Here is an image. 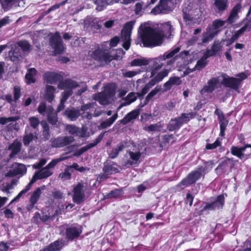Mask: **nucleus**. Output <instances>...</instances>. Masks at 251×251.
<instances>
[{"label":"nucleus","mask_w":251,"mask_h":251,"mask_svg":"<svg viewBox=\"0 0 251 251\" xmlns=\"http://www.w3.org/2000/svg\"><path fill=\"white\" fill-rule=\"evenodd\" d=\"M180 49L179 47H176L171 50L165 52L163 55L155 58L153 62V69L150 73V77H154V78H164L168 76L170 70L164 69L160 70V69L166 64L167 66H171L175 61L174 58L169 60L167 59L173 58L176 54L177 53Z\"/></svg>","instance_id":"1"},{"label":"nucleus","mask_w":251,"mask_h":251,"mask_svg":"<svg viewBox=\"0 0 251 251\" xmlns=\"http://www.w3.org/2000/svg\"><path fill=\"white\" fill-rule=\"evenodd\" d=\"M204 164H207L208 166L205 167L202 166H199L196 170L189 173L185 177L176 185V190L178 192H180L188 186L195 184L201 176L204 177L205 174L213 168L214 162L213 160L204 161Z\"/></svg>","instance_id":"2"},{"label":"nucleus","mask_w":251,"mask_h":251,"mask_svg":"<svg viewBox=\"0 0 251 251\" xmlns=\"http://www.w3.org/2000/svg\"><path fill=\"white\" fill-rule=\"evenodd\" d=\"M140 35L144 46L146 47H154L160 46L163 42L164 32L159 30L153 29L145 25L140 27Z\"/></svg>","instance_id":"3"},{"label":"nucleus","mask_w":251,"mask_h":251,"mask_svg":"<svg viewBox=\"0 0 251 251\" xmlns=\"http://www.w3.org/2000/svg\"><path fill=\"white\" fill-rule=\"evenodd\" d=\"M204 9L195 2L190 3L183 8V22L186 25H195L200 23Z\"/></svg>","instance_id":"4"},{"label":"nucleus","mask_w":251,"mask_h":251,"mask_svg":"<svg viewBox=\"0 0 251 251\" xmlns=\"http://www.w3.org/2000/svg\"><path fill=\"white\" fill-rule=\"evenodd\" d=\"M238 139L243 146H231L230 149V152L232 155L244 162L251 158V144L246 143L245 138L242 133L238 135Z\"/></svg>","instance_id":"5"},{"label":"nucleus","mask_w":251,"mask_h":251,"mask_svg":"<svg viewBox=\"0 0 251 251\" xmlns=\"http://www.w3.org/2000/svg\"><path fill=\"white\" fill-rule=\"evenodd\" d=\"M114 50L109 49L108 50L101 51L97 50L94 51L92 56L96 60L99 61L102 64H107L114 59H116L117 56L112 53Z\"/></svg>","instance_id":"6"},{"label":"nucleus","mask_w":251,"mask_h":251,"mask_svg":"<svg viewBox=\"0 0 251 251\" xmlns=\"http://www.w3.org/2000/svg\"><path fill=\"white\" fill-rule=\"evenodd\" d=\"M134 22L127 23L124 26L121 32V39L123 42V47L126 50H128L130 46V35Z\"/></svg>","instance_id":"7"},{"label":"nucleus","mask_w":251,"mask_h":251,"mask_svg":"<svg viewBox=\"0 0 251 251\" xmlns=\"http://www.w3.org/2000/svg\"><path fill=\"white\" fill-rule=\"evenodd\" d=\"M126 157L128 156V158L125 161L124 166L127 168L133 166H137L141 157L142 153L139 151L133 152L128 150L126 151Z\"/></svg>","instance_id":"8"},{"label":"nucleus","mask_w":251,"mask_h":251,"mask_svg":"<svg viewBox=\"0 0 251 251\" xmlns=\"http://www.w3.org/2000/svg\"><path fill=\"white\" fill-rule=\"evenodd\" d=\"M73 201L77 204H81L85 200L84 185L82 183L78 182L73 189Z\"/></svg>","instance_id":"9"},{"label":"nucleus","mask_w":251,"mask_h":251,"mask_svg":"<svg viewBox=\"0 0 251 251\" xmlns=\"http://www.w3.org/2000/svg\"><path fill=\"white\" fill-rule=\"evenodd\" d=\"M50 44L54 50L55 54L61 53L64 50L62 41L58 33L52 35L50 39Z\"/></svg>","instance_id":"10"},{"label":"nucleus","mask_w":251,"mask_h":251,"mask_svg":"<svg viewBox=\"0 0 251 251\" xmlns=\"http://www.w3.org/2000/svg\"><path fill=\"white\" fill-rule=\"evenodd\" d=\"M82 230L81 226L76 227L71 226L67 227L65 229V235L66 238L71 241L78 238L82 233Z\"/></svg>","instance_id":"11"},{"label":"nucleus","mask_w":251,"mask_h":251,"mask_svg":"<svg viewBox=\"0 0 251 251\" xmlns=\"http://www.w3.org/2000/svg\"><path fill=\"white\" fill-rule=\"evenodd\" d=\"M42 194V191L40 188L38 187L36 188L31 194L29 200V204L27 205L26 208L28 212L32 210L35 207L36 209H38L37 206L35 205L37 203L40 199Z\"/></svg>","instance_id":"12"},{"label":"nucleus","mask_w":251,"mask_h":251,"mask_svg":"<svg viewBox=\"0 0 251 251\" xmlns=\"http://www.w3.org/2000/svg\"><path fill=\"white\" fill-rule=\"evenodd\" d=\"M2 9L7 11L18 7H24L21 0H0Z\"/></svg>","instance_id":"13"},{"label":"nucleus","mask_w":251,"mask_h":251,"mask_svg":"<svg viewBox=\"0 0 251 251\" xmlns=\"http://www.w3.org/2000/svg\"><path fill=\"white\" fill-rule=\"evenodd\" d=\"M66 129L73 136L84 138L86 136V129L84 128H80L73 125H68L66 126Z\"/></svg>","instance_id":"14"},{"label":"nucleus","mask_w":251,"mask_h":251,"mask_svg":"<svg viewBox=\"0 0 251 251\" xmlns=\"http://www.w3.org/2000/svg\"><path fill=\"white\" fill-rule=\"evenodd\" d=\"M171 11V8L169 6L168 0H160L159 3L151 11V13L154 15L161 13H166Z\"/></svg>","instance_id":"15"},{"label":"nucleus","mask_w":251,"mask_h":251,"mask_svg":"<svg viewBox=\"0 0 251 251\" xmlns=\"http://www.w3.org/2000/svg\"><path fill=\"white\" fill-rule=\"evenodd\" d=\"M219 79H209L206 85L201 90L200 93L203 95L205 93H212L216 89L219 87Z\"/></svg>","instance_id":"16"},{"label":"nucleus","mask_w":251,"mask_h":251,"mask_svg":"<svg viewBox=\"0 0 251 251\" xmlns=\"http://www.w3.org/2000/svg\"><path fill=\"white\" fill-rule=\"evenodd\" d=\"M140 113L139 108L135 109L128 113L124 118L120 121V123L123 125H126L130 122L132 120L137 119Z\"/></svg>","instance_id":"17"},{"label":"nucleus","mask_w":251,"mask_h":251,"mask_svg":"<svg viewBox=\"0 0 251 251\" xmlns=\"http://www.w3.org/2000/svg\"><path fill=\"white\" fill-rule=\"evenodd\" d=\"M244 79H223L222 82L226 87H228L239 92L242 80Z\"/></svg>","instance_id":"18"},{"label":"nucleus","mask_w":251,"mask_h":251,"mask_svg":"<svg viewBox=\"0 0 251 251\" xmlns=\"http://www.w3.org/2000/svg\"><path fill=\"white\" fill-rule=\"evenodd\" d=\"M63 116L71 121H75L79 117L80 112L74 107H68L64 110Z\"/></svg>","instance_id":"19"},{"label":"nucleus","mask_w":251,"mask_h":251,"mask_svg":"<svg viewBox=\"0 0 251 251\" xmlns=\"http://www.w3.org/2000/svg\"><path fill=\"white\" fill-rule=\"evenodd\" d=\"M47 117L48 121L52 126L56 125L58 122V113L54 111L52 106L48 107L47 109Z\"/></svg>","instance_id":"20"},{"label":"nucleus","mask_w":251,"mask_h":251,"mask_svg":"<svg viewBox=\"0 0 251 251\" xmlns=\"http://www.w3.org/2000/svg\"><path fill=\"white\" fill-rule=\"evenodd\" d=\"M162 90V86L161 85H157L153 90H152L146 96L145 100L142 102L141 101V102L139 103V104L138 106V108H139L140 110L141 108L143 107L146 105H147L149 101L151 100V99L154 97L155 95L157 94L158 92H160Z\"/></svg>","instance_id":"21"},{"label":"nucleus","mask_w":251,"mask_h":251,"mask_svg":"<svg viewBox=\"0 0 251 251\" xmlns=\"http://www.w3.org/2000/svg\"><path fill=\"white\" fill-rule=\"evenodd\" d=\"M22 148V143L17 139H15L13 142L11 144L8 148V150H11V152L9 155L10 158H13L21 151Z\"/></svg>","instance_id":"22"},{"label":"nucleus","mask_w":251,"mask_h":251,"mask_svg":"<svg viewBox=\"0 0 251 251\" xmlns=\"http://www.w3.org/2000/svg\"><path fill=\"white\" fill-rule=\"evenodd\" d=\"M63 247V243L60 240H57L46 246L40 251H60Z\"/></svg>","instance_id":"23"},{"label":"nucleus","mask_w":251,"mask_h":251,"mask_svg":"<svg viewBox=\"0 0 251 251\" xmlns=\"http://www.w3.org/2000/svg\"><path fill=\"white\" fill-rule=\"evenodd\" d=\"M226 23V21H223L221 19H217L214 21L212 25L208 27L217 35L222 30L223 26Z\"/></svg>","instance_id":"24"},{"label":"nucleus","mask_w":251,"mask_h":251,"mask_svg":"<svg viewBox=\"0 0 251 251\" xmlns=\"http://www.w3.org/2000/svg\"><path fill=\"white\" fill-rule=\"evenodd\" d=\"M115 164V163L114 162L108 161V160L104 162L102 169L103 172L109 175L118 173V169L113 166Z\"/></svg>","instance_id":"25"},{"label":"nucleus","mask_w":251,"mask_h":251,"mask_svg":"<svg viewBox=\"0 0 251 251\" xmlns=\"http://www.w3.org/2000/svg\"><path fill=\"white\" fill-rule=\"evenodd\" d=\"M122 102L118 107V110H120L124 106L128 105L136 100V94L135 92H130L123 99Z\"/></svg>","instance_id":"26"},{"label":"nucleus","mask_w":251,"mask_h":251,"mask_svg":"<svg viewBox=\"0 0 251 251\" xmlns=\"http://www.w3.org/2000/svg\"><path fill=\"white\" fill-rule=\"evenodd\" d=\"M55 88L51 85H47L44 95L45 99L50 103H51L54 99Z\"/></svg>","instance_id":"27"},{"label":"nucleus","mask_w":251,"mask_h":251,"mask_svg":"<svg viewBox=\"0 0 251 251\" xmlns=\"http://www.w3.org/2000/svg\"><path fill=\"white\" fill-rule=\"evenodd\" d=\"M9 56L12 61L17 63L22 58L19 49H17L16 46H13L12 50L9 52Z\"/></svg>","instance_id":"28"},{"label":"nucleus","mask_w":251,"mask_h":251,"mask_svg":"<svg viewBox=\"0 0 251 251\" xmlns=\"http://www.w3.org/2000/svg\"><path fill=\"white\" fill-rule=\"evenodd\" d=\"M251 27V23L248 22L246 23L240 29L236 31L234 34L230 38V41L233 42L236 40L241 35H242L244 32L247 30H250Z\"/></svg>","instance_id":"29"},{"label":"nucleus","mask_w":251,"mask_h":251,"mask_svg":"<svg viewBox=\"0 0 251 251\" xmlns=\"http://www.w3.org/2000/svg\"><path fill=\"white\" fill-rule=\"evenodd\" d=\"M215 9L219 12L223 11L228 8L227 0H214Z\"/></svg>","instance_id":"30"},{"label":"nucleus","mask_w":251,"mask_h":251,"mask_svg":"<svg viewBox=\"0 0 251 251\" xmlns=\"http://www.w3.org/2000/svg\"><path fill=\"white\" fill-rule=\"evenodd\" d=\"M118 118V114L115 113L112 117L104 121L101 122L98 126L99 129H103L111 126Z\"/></svg>","instance_id":"31"},{"label":"nucleus","mask_w":251,"mask_h":251,"mask_svg":"<svg viewBox=\"0 0 251 251\" xmlns=\"http://www.w3.org/2000/svg\"><path fill=\"white\" fill-rule=\"evenodd\" d=\"M94 3L97 4L96 9L98 11H101L106 7L108 5L114 3V0H93Z\"/></svg>","instance_id":"32"},{"label":"nucleus","mask_w":251,"mask_h":251,"mask_svg":"<svg viewBox=\"0 0 251 251\" xmlns=\"http://www.w3.org/2000/svg\"><path fill=\"white\" fill-rule=\"evenodd\" d=\"M125 148V146L123 142H121L118 144L116 148H113L111 151L109 152V157L111 159L116 158L119 153V152L122 151Z\"/></svg>","instance_id":"33"},{"label":"nucleus","mask_w":251,"mask_h":251,"mask_svg":"<svg viewBox=\"0 0 251 251\" xmlns=\"http://www.w3.org/2000/svg\"><path fill=\"white\" fill-rule=\"evenodd\" d=\"M181 79H169L163 85V89L160 92L164 93L170 90L174 85H179L181 83Z\"/></svg>","instance_id":"34"},{"label":"nucleus","mask_w":251,"mask_h":251,"mask_svg":"<svg viewBox=\"0 0 251 251\" xmlns=\"http://www.w3.org/2000/svg\"><path fill=\"white\" fill-rule=\"evenodd\" d=\"M123 194V188L115 189L113 190H111L109 193L104 196V198L107 199H119L122 196Z\"/></svg>","instance_id":"35"},{"label":"nucleus","mask_w":251,"mask_h":251,"mask_svg":"<svg viewBox=\"0 0 251 251\" xmlns=\"http://www.w3.org/2000/svg\"><path fill=\"white\" fill-rule=\"evenodd\" d=\"M225 201L224 194H221L218 196L215 200L211 202L216 210L223 208L225 205Z\"/></svg>","instance_id":"36"},{"label":"nucleus","mask_w":251,"mask_h":251,"mask_svg":"<svg viewBox=\"0 0 251 251\" xmlns=\"http://www.w3.org/2000/svg\"><path fill=\"white\" fill-rule=\"evenodd\" d=\"M67 153H65L66 154ZM65 154H62L59 158L52 159L45 167V170H49L53 168L56 164L62 161L69 158V156H65Z\"/></svg>","instance_id":"37"},{"label":"nucleus","mask_w":251,"mask_h":251,"mask_svg":"<svg viewBox=\"0 0 251 251\" xmlns=\"http://www.w3.org/2000/svg\"><path fill=\"white\" fill-rule=\"evenodd\" d=\"M94 99L101 105L108 104V97L104 93H99L95 94L94 96Z\"/></svg>","instance_id":"38"},{"label":"nucleus","mask_w":251,"mask_h":251,"mask_svg":"<svg viewBox=\"0 0 251 251\" xmlns=\"http://www.w3.org/2000/svg\"><path fill=\"white\" fill-rule=\"evenodd\" d=\"M150 62V60L145 58L140 57L134 59L130 62L131 66H141L147 65Z\"/></svg>","instance_id":"39"},{"label":"nucleus","mask_w":251,"mask_h":251,"mask_svg":"<svg viewBox=\"0 0 251 251\" xmlns=\"http://www.w3.org/2000/svg\"><path fill=\"white\" fill-rule=\"evenodd\" d=\"M216 35L208 27L206 28L205 32L203 33L202 43H206L211 41Z\"/></svg>","instance_id":"40"},{"label":"nucleus","mask_w":251,"mask_h":251,"mask_svg":"<svg viewBox=\"0 0 251 251\" xmlns=\"http://www.w3.org/2000/svg\"><path fill=\"white\" fill-rule=\"evenodd\" d=\"M66 75L63 72L54 73L52 72H48L45 73L44 75V78H63Z\"/></svg>","instance_id":"41"},{"label":"nucleus","mask_w":251,"mask_h":251,"mask_svg":"<svg viewBox=\"0 0 251 251\" xmlns=\"http://www.w3.org/2000/svg\"><path fill=\"white\" fill-rule=\"evenodd\" d=\"M180 127L175 118L171 119L167 126V129L169 131L177 130Z\"/></svg>","instance_id":"42"},{"label":"nucleus","mask_w":251,"mask_h":251,"mask_svg":"<svg viewBox=\"0 0 251 251\" xmlns=\"http://www.w3.org/2000/svg\"><path fill=\"white\" fill-rule=\"evenodd\" d=\"M16 46L17 49L20 48L23 51H27L30 50V45L29 43L26 41H21L18 42L17 43L14 45Z\"/></svg>","instance_id":"43"},{"label":"nucleus","mask_w":251,"mask_h":251,"mask_svg":"<svg viewBox=\"0 0 251 251\" xmlns=\"http://www.w3.org/2000/svg\"><path fill=\"white\" fill-rule=\"evenodd\" d=\"M104 132L101 133L95 140L93 143H90L86 145L87 150L96 146L102 139Z\"/></svg>","instance_id":"44"},{"label":"nucleus","mask_w":251,"mask_h":251,"mask_svg":"<svg viewBox=\"0 0 251 251\" xmlns=\"http://www.w3.org/2000/svg\"><path fill=\"white\" fill-rule=\"evenodd\" d=\"M233 160V158H228L226 157L224 160H223L221 163L219 164L218 166L216 168V170H221L222 171H226L228 168V162L229 161H232Z\"/></svg>","instance_id":"45"},{"label":"nucleus","mask_w":251,"mask_h":251,"mask_svg":"<svg viewBox=\"0 0 251 251\" xmlns=\"http://www.w3.org/2000/svg\"><path fill=\"white\" fill-rule=\"evenodd\" d=\"M186 115V113H182L180 116L175 118L180 127H181L184 123H187L189 122V120L187 118Z\"/></svg>","instance_id":"46"},{"label":"nucleus","mask_w":251,"mask_h":251,"mask_svg":"<svg viewBox=\"0 0 251 251\" xmlns=\"http://www.w3.org/2000/svg\"><path fill=\"white\" fill-rule=\"evenodd\" d=\"M73 170H71L68 166L65 169L64 171L60 174L59 176L61 178L65 179H70L71 178L72 173Z\"/></svg>","instance_id":"47"},{"label":"nucleus","mask_w":251,"mask_h":251,"mask_svg":"<svg viewBox=\"0 0 251 251\" xmlns=\"http://www.w3.org/2000/svg\"><path fill=\"white\" fill-rule=\"evenodd\" d=\"M37 173L39 176V178H41V179L46 178L51 176L53 174L51 171H50L49 170H45V168Z\"/></svg>","instance_id":"48"},{"label":"nucleus","mask_w":251,"mask_h":251,"mask_svg":"<svg viewBox=\"0 0 251 251\" xmlns=\"http://www.w3.org/2000/svg\"><path fill=\"white\" fill-rule=\"evenodd\" d=\"M174 139V136L172 134L165 135L162 137V143L165 145L169 143L173 144L175 142Z\"/></svg>","instance_id":"49"},{"label":"nucleus","mask_w":251,"mask_h":251,"mask_svg":"<svg viewBox=\"0 0 251 251\" xmlns=\"http://www.w3.org/2000/svg\"><path fill=\"white\" fill-rule=\"evenodd\" d=\"M222 146V143L219 140V139H217L215 141L212 143H207L205 146V149L208 150H211L216 149L218 147Z\"/></svg>","instance_id":"50"},{"label":"nucleus","mask_w":251,"mask_h":251,"mask_svg":"<svg viewBox=\"0 0 251 251\" xmlns=\"http://www.w3.org/2000/svg\"><path fill=\"white\" fill-rule=\"evenodd\" d=\"M239 19V16H237L234 13L230 11L229 16L226 20L228 24H232L235 23Z\"/></svg>","instance_id":"51"},{"label":"nucleus","mask_w":251,"mask_h":251,"mask_svg":"<svg viewBox=\"0 0 251 251\" xmlns=\"http://www.w3.org/2000/svg\"><path fill=\"white\" fill-rule=\"evenodd\" d=\"M222 43L219 41H215L211 47V50L215 55L218 52L222 50Z\"/></svg>","instance_id":"52"},{"label":"nucleus","mask_w":251,"mask_h":251,"mask_svg":"<svg viewBox=\"0 0 251 251\" xmlns=\"http://www.w3.org/2000/svg\"><path fill=\"white\" fill-rule=\"evenodd\" d=\"M33 139V135L32 133L27 134L24 136L23 143L25 146L28 147L30 143Z\"/></svg>","instance_id":"53"},{"label":"nucleus","mask_w":251,"mask_h":251,"mask_svg":"<svg viewBox=\"0 0 251 251\" xmlns=\"http://www.w3.org/2000/svg\"><path fill=\"white\" fill-rule=\"evenodd\" d=\"M52 146L54 148L63 147L64 145L62 140L61 137H58L55 139L52 142Z\"/></svg>","instance_id":"54"},{"label":"nucleus","mask_w":251,"mask_h":251,"mask_svg":"<svg viewBox=\"0 0 251 251\" xmlns=\"http://www.w3.org/2000/svg\"><path fill=\"white\" fill-rule=\"evenodd\" d=\"M141 72L140 70L126 71L123 73V76L126 77H132L140 74Z\"/></svg>","instance_id":"55"},{"label":"nucleus","mask_w":251,"mask_h":251,"mask_svg":"<svg viewBox=\"0 0 251 251\" xmlns=\"http://www.w3.org/2000/svg\"><path fill=\"white\" fill-rule=\"evenodd\" d=\"M207 64L206 60L203 57H201L195 66V68L198 70H201L204 68Z\"/></svg>","instance_id":"56"},{"label":"nucleus","mask_w":251,"mask_h":251,"mask_svg":"<svg viewBox=\"0 0 251 251\" xmlns=\"http://www.w3.org/2000/svg\"><path fill=\"white\" fill-rule=\"evenodd\" d=\"M73 94V91L72 89H69L64 91L62 94V98L61 100L66 101Z\"/></svg>","instance_id":"57"},{"label":"nucleus","mask_w":251,"mask_h":251,"mask_svg":"<svg viewBox=\"0 0 251 251\" xmlns=\"http://www.w3.org/2000/svg\"><path fill=\"white\" fill-rule=\"evenodd\" d=\"M14 99L15 101H17L21 96V88L19 86H14L13 90Z\"/></svg>","instance_id":"58"},{"label":"nucleus","mask_w":251,"mask_h":251,"mask_svg":"<svg viewBox=\"0 0 251 251\" xmlns=\"http://www.w3.org/2000/svg\"><path fill=\"white\" fill-rule=\"evenodd\" d=\"M242 6L241 3H238L234 5L231 9V11L234 13L236 15L239 16V13L241 12Z\"/></svg>","instance_id":"59"},{"label":"nucleus","mask_w":251,"mask_h":251,"mask_svg":"<svg viewBox=\"0 0 251 251\" xmlns=\"http://www.w3.org/2000/svg\"><path fill=\"white\" fill-rule=\"evenodd\" d=\"M47 108L46 104L45 102H41L38 107V112L43 115H45V113H47Z\"/></svg>","instance_id":"60"},{"label":"nucleus","mask_w":251,"mask_h":251,"mask_svg":"<svg viewBox=\"0 0 251 251\" xmlns=\"http://www.w3.org/2000/svg\"><path fill=\"white\" fill-rule=\"evenodd\" d=\"M36 73L37 71L35 68H30L27 70L25 78H32L36 75Z\"/></svg>","instance_id":"61"},{"label":"nucleus","mask_w":251,"mask_h":251,"mask_svg":"<svg viewBox=\"0 0 251 251\" xmlns=\"http://www.w3.org/2000/svg\"><path fill=\"white\" fill-rule=\"evenodd\" d=\"M194 197L190 193H187L186 194V198L184 199V202L185 203H189L190 206H191L193 204Z\"/></svg>","instance_id":"62"},{"label":"nucleus","mask_w":251,"mask_h":251,"mask_svg":"<svg viewBox=\"0 0 251 251\" xmlns=\"http://www.w3.org/2000/svg\"><path fill=\"white\" fill-rule=\"evenodd\" d=\"M61 138L64 147L70 144L74 141L73 137L71 136H66L64 137H61Z\"/></svg>","instance_id":"63"},{"label":"nucleus","mask_w":251,"mask_h":251,"mask_svg":"<svg viewBox=\"0 0 251 251\" xmlns=\"http://www.w3.org/2000/svg\"><path fill=\"white\" fill-rule=\"evenodd\" d=\"M11 21L9 19V17L6 16L0 20V28L5 26L11 23Z\"/></svg>","instance_id":"64"}]
</instances>
